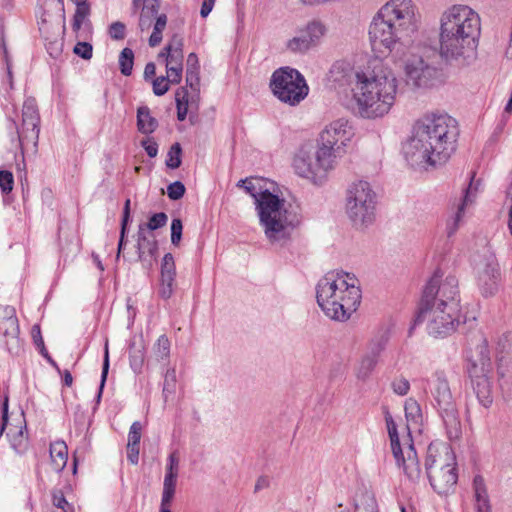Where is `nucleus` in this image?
Here are the masks:
<instances>
[{"label": "nucleus", "mask_w": 512, "mask_h": 512, "mask_svg": "<svg viewBox=\"0 0 512 512\" xmlns=\"http://www.w3.org/2000/svg\"><path fill=\"white\" fill-rule=\"evenodd\" d=\"M269 487V479L267 477H259L255 484V492Z\"/></svg>", "instance_id": "obj_63"}, {"label": "nucleus", "mask_w": 512, "mask_h": 512, "mask_svg": "<svg viewBox=\"0 0 512 512\" xmlns=\"http://www.w3.org/2000/svg\"><path fill=\"white\" fill-rule=\"evenodd\" d=\"M361 298L359 280L350 273L330 271L316 285L317 303L332 320H348L359 307Z\"/></svg>", "instance_id": "obj_7"}, {"label": "nucleus", "mask_w": 512, "mask_h": 512, "mask_svg": "<svg viewBox=\"0 0 512 512\" xmlns=\"http://www.w3.org/2000/svg\"><path fill=\"white\" fill-rule=\"evenodd\" d=\"M325 31V26L321 22H309L286 42V49L294 54H305L319 43Z\"/></svg>", "instance_id": "obj_19"}, {"label": "nucleus", "mask_w": 512, "mask_h": 512, "mask_svg": "<svg viewBox=\"0 0 512 512\" xmlns=\"http://www.w3.org/2000/svg\"><path fill=\"white\" fill-rule=\"evenodd\" d=\"M425 324L428 335L445 338L453 334L461 323L460 291L456 276L441 280L436 272L425 286L415 319Z\"/></svg>", "instance_id": "obj_3"}, {"label": "nucleus", "mask_w": 512, "mask_h": 512, "mask_svg": "<svg viewBox=\"0 0 512 512\" xmlns=\"http://www.w3.org/2000/svg\"><path fill=\"white\" fill-rule=\"evenodd\" d=\"M215 4V0H203L200 15L205 18L207 17L210 12L212 11Z\"/></svg>", "instance_id": "obj_61"}, {"label": "nucleus", "mask_w": 512, "mask_h": 512, "mask_svg": "<svg viewBox=\"0 0 512 512\" xmlns=\"http://www.w3.org/2000/svg\"><path fill=\"white\" fill-rule=\"evenodd\" d=\"M481 19L467 5H452L440 16L439 51L446 61L464 65L475 57Z\"/></svg>", "instance_id": "obj_4"}, {"label": "nucleus", "mask_w": 512, "mask_h": 512, "mask_svg": "<svg viewBox=\"0 0 512 512\" xmlns=\"http://www.w3.org/2000/svg\"><path fill=\"white\" fill-rule=\"evenodd\" d=\"M32 124H24L18 131L20 144L23 145L25 142H32L34 146H37L39 138V123L40 121H31Z\"/></svg>", "instance_id": "obj_32"}, {"label": "nucleus", "mask_w": 512, "mask_h": 512, "mask_svg": "<svg viewBox=\"0 0 512 512\" xmlns=\"http://www.w3.org/2000/svg\"><path fill=\"white\" fill-rule=\"evenodd\" d=\"M175 281H160L159 295L163 299H169L174 292Z\"/></svg>", "instance_id": "obj_56"}, {"label": "nucleus", "mask_w": 512, "mask_h": 512, "mask_svg": "<svg viewBox=\"0 0 512 512\" xmlns=\"http://www.w3.org/2000/svg\"><path fill=\"white\" fill-rule=\"evenodd\" d=\"M335 87L349 86L358 115L364 119L386 116L396 103L400 80L392 67L380 58L355 69L347 61H336L329 71Z\"/></svg>", "instance_id": "obj_1"}, {"label": "nucleus", "mask_w": 512, "mask_h": 512, "mask_svg": "<svg viewBox=\"0 0 512 512\" xmlns=\"http://www.w3.org/2000/svg\"><path fill=\"white\" fill-rule=\"evenodd\" d=\"M473 488L476 500V512H491L489 496L484 479L480 475L474 477Z\"/></svg>", "instance_id": "obj_26"}, {"label": "nucleus", "mask_w": 512, "mask_h": 512, "mask_svg": "<svg viewBox=\"0 0 512 512\" xmlns=\"http://www.w3.org/2000/svg\"><path fill=\"white\" fill-rule=\"evenodd\" d=\"M9 399L8 396L4 397V400L1 403V420H0V437L6 429L8 423V408H9Z\"/></svg>", "instance_id": "obj_53"}, {"label": "nucleus", "mask_w": 512, "mask_h": 512, "mask_svg": "<svg viewBox=\"0 0 512 512\" xmlns=\"http://www.w3.org/2000/svg\"><path fill=\"white\" fill-rule=\"evenodd\" d=\"M455 457L449 446L433 442L427 448L426 474L438 494H445L457 483Z\"/></svg>", "instance_id": "obj_9"}, {"label": "nucleus", "mask_w": 512, "mask_h": 512, "mask_svg": "<svg viewBox=\"0 0 512 512\" xmlns=\"http://www.w3.org/2000/svg\"><path fill=\"white\" fill-rule=\"evenodd\" d=\"M50 459L52 469L61 472L68 461V448L64 441H55L50 444Z\"/></svg>", "instance_id": "obj_24"}, {"label": "nucleus", "mask_w": 512, "mask_h": 512, "mask_svg": "<svg viewBox=\"0 0 512 512\" xmlns=\"http://www.w3.org/2000/svg\"><path fill=\"white\" fill-rule=\"evenodd\" d=\"M185 191V186L180 181H175L167 187V195L171 200H179L184 196Z\"/></svg>", "instance_id": "obj_47"}, {"label": "nucleus", "mask_w": 512, "mask_h": 512, "mask_svg": "<svg viewBox=\"0 0 512 512\" xmlns=\"http://www.w3.org/2000/svg\"><path fill=\"white\" fill-rule=\"evenodd\" d=\"M38 5L43 8L44 13H49L53 9L62 10V0H38Z\"/></svg>", "instance_id": "obj_54"}, {"label": "nucleus", "mask_w": 512, "mask_h": 512, "mask_svg": "<svg viewBox=\"0 0 512 512\" xmlns=\"http://www.w3.org/2000/svg\"><path fill=\"white\" fill-rule=\"evenodd\" d=\"M158 127V121L151 115L147 106H141L137 109V129L140 133L149 135Z\"/></svg>", "instance_id": "obj_27"}, {"label": "nucleus", "mask_w": 512, "mask_h": 512, "mask_svg": "<svg viewBox=\"0 0 512 512\" xmlns=\"http://www.w3.org/2000/svg\"><path fill=\"white\" fill-rule=\"evenodd\" d=\"M176 106H177V119L184 121L188 112V91L181 87L176 91L175 94Z\"/></svg>", "instance_id": "obj_36"}, {"label": "nucleus", "mask_w": 512, "mask_h": 512, "mask_svg": "<svg viewBox=\"0 0 512 512\" xmlns=\"http://www.w3.org/2000/svg\"><path fill=\"white\" fill-rule=\"evenodd\" d=\"M156 74V66L153 62H149L146 64L144 69V78L149 79Z\"/></svg>", "instance_id": "obj_62"}, {"label": "nucleus", "mask_w": 512, "mask_h": 512, "mask_svg": "<svg viewBox=\"0 0 512 512\" xmlns=\"http://www.w3.org/2000/svg\"><path fill=\"white\" fill-rule=\"evenodd\" d=\"M153 355L156 361H165L170 355V341L166 335H161L153 346Z\"/></svg>", "instance_id": "obj_35"}, {"label": "nucleus", "mask_w": 512, "mask_h": 512, "mask_svg": "<svg viewBox=\"0 0 512 512\" xmlns=\"http://www.w3.org/2000/svg\"><path fill=\"white\" fill-rule=\"evenodd\" d=\"M354 137V129L346 119H337L328 124L320 134V147L328 150L336 159Z\"/></svg>", "instance_id": "obj_16"}, {"label": "nucleus", "mask_w": 512, "mask_h": 512, "mask_svg": "<svg viewBox=\"0 0 512 512\" xmlns=\"http://www.w3.org/2000/svg\"><path fill=\"white\" fill-rule=\"evenodd\" d=\"M130 203H131L130 199H127L124 204L123 217H122V222H121L122 235L126 234L127 225L130 220Z\"/></svg>", "instance_id": "obj_59"}, {"label": "nucleus", "mask_w": 512, "mask_h": 512, "mask_svg": "<svg viewBox=\"0 0 512 512\" xmlns=\"http://www.w3.org/2000/svg\"><path fill=\"white\" fill-rule=\"evenodd\" d=\"M22 121L24 124H32L31 121H40L37 105L34 99H27L22 108Z\"/></svg>", "instance_id": "obj_38"}, {"label": "nucleus", "mask_w": 512, "mask_h": 512, "mask_svg": "<svg viewBox=\"0 0 512 512\" xmlns=\"http://www.w3.org/2000/svg\"><path fill=\"white\" fill-rule=\"evenodd\" d=\"M386 340L383 338L372 340L369 344V350L365 354L374 360L378 361L382 351L385 349Z\"/></svg>", "instance_id": "obj_44"}, {"label": "nucleus", "mask_w": 512, "mask_h": 512, "mask_svg": "<svg viewBox=\"0 0 512 512\" xmlns=\"http://www.w3.org/2000/svg\"><path fill=\"white\" fill-rule=\"evenodd\" d=\"M145 360V347L143 343L132 342L129 346L130 367L135 373H140Z\"/></svg>", "instance_id": "obj_31"}, {"label": "nucleus", "mask_w": 512, "mask_h": 512, "mask_svg": "<svg viewBox=\"0 0 512 512\" xmlns=\"http://www.w3.org/2000/svg\"><path fill=\"white\" fill-rule=\"evenodd\" d=\"M405 417L408 422V429L413 425L415 427L419 426L423 420V414L420 407V404L413 398H408L405 401L404 405Z\"/></svg>", "instance_id": "obj_30"}, {"label": "nucleus", "mask_w": 512, "mask_h": 512, "mask_svg": "<svg viewBox=\"0 0 512 512\" xmlns=\"http://www.w3.org/2000/svg\"><path fill=\"white\" fill-rule=\"evenodd\" d=\"M183 46V38L179 35H174L166 45V72L172 84H178L182 79Z\"/></svg>", "instance_id": "obj_21"}, {"label": "nucleus", "mask_w": 512, "mask_h": 512, "mask_svg": "<svg viewBox=\"0 0 512 512\" xmlns=\"http://www.w3.org/2000/svg\"><path fill=\"white\" fill-rule=\"evenodd\" d=\"M384 417L392 454L397 466L402 468L404 475L410 482H419L422 478V470L410 434L407 433L402 438L399 437L396 423L387 408L384 409Z\"/></svg>", "instance_id": "obj_13"}, {"label": "nucleus", "mask_w": 512, "mask_h": 512, "mask_svg": "<svg viewBox=\"0 0 512 512\" xmlns=\"http://www.w3.org/2000/svg\"><path fill=\"white\" fill-rule=\"evenodd\" d=\"M479 185V180L475 182L474 175H472L468 187L463 191L462 197L456 204L455 214L452 217H450L446 222V233L448 237L453 236L458 230L464 217L466 208L469 205L473 204L476 198Z\"/></svg>", "instance_id": "obj_22"}, {"label": "nucleus", "mask_w": 512, "mask_h": 512, "mask_svg": "<svg viewBox=\"0 0 512 512\" xmlns=\"http://www.w3.org/2000/svg\"><path fill=\"white\" fill-rule=\"evenodd\" d=\"M134 64V52L130 48H124L119 55V67L123 75L129 76L132 73Z\"/></svg>", "instance_id": "obj_37"}, {"label": "nucleus", "mask_w": 512, "mask_h": 512, "mask_svg": "<svg viewBox=\"0 0 512 512\" xmlns=\"http://www.w3.org/2000/svg\"><path fill=\"white\" fill-rule=\"evenodd\" d=\"M74 3L76 4L77 8L74 14L72 28L74 31H78L80 30L85 18L89 15L90 9L87 1Z\"/></svg>", "instance_id": "obj_39"}, {"label": "nucleus", "mask_w": 512, "mask_h": 512, "mask_svg": "<svg viewBox=\"0 0 512 512\" xmlns=\"http://www.w3.org/2000/svg\"><path fill=\"white\" fill-rule=\"evenodd\" d=\"M355 512H378L375 498L370 494H365L356 504Z\"/></svg>", "instance_id": "obj_41"}, {"label": "nucleus", "mask_w": 512, "mask_h": 512, "mask_svg": "<svg viewBox=\"0 0 512 512\" xmlns=\"http://www.w3.org/2000/svg\"><path fill=\"white\" fill-rule=\"evenodd\" d=\"M170 77L160 76L153 80V92L157 96L164 95L169 90Z\"/></svg>", "instance_id": "obj_46"}, {"label": "nucleus", "mask_w": 512, "mask_h": 512, "mask_svg": "<svg viewBox=\"0 0 512 512\" xmlns=\"http://www.w3.org/2000/svg\"><path fill=\"white\" fill-rule=\"evenodd\" d=\"M73 52L79 57L89 60L92 58L93 47L88 42H78L74 46Z\"/></svg>", "instance_id": "obj_51"}, {"label": "nucleus", "mask_w": 512, "mask_h": 512, "mask_svg": "<svg viewBox=\"0 0 512 512\" xmlns=\"http://www.w3.org/2000/svg\"><path fill=\"white\" fill-rule=\"evenodd\" d=\"M53 504L56 507L63 509L65 512H66V507H69V503L67 502L64 495L61 492L55 493L53 495Z\"/></svg>", "instance_id": "obj_60"}, {"label": "nucleus", "mask_w": 512, "mask_h": 512, "mask_svg": "<svg viewBox=\"0 0 512 512\" xmlns=\"http://www.w3.org/2000/svg\"><path fill=\"white\" fill-rule=\"evenodd\" d=\"M427 385L445 425L448 438L450 440L458 439L461 435V423L444 371H435L431 378L427 379Z\"/></svg>", "instance_id": "obj_12"}, {"label": "nucleus", "mask_w": 512, "mask_h": 512, "mask_svg": "<svg viewBox=\"0 0 512 512\" xmlns=\"http://www.w3.org/2000/svg\"><path fill=\"white\" fill-rule=\"evenodd\" d=\"M160 4L158 0H145L139 17V29L144 32L153 27L149 38V45L155 47L162 41V33L167 25V16L159 14Z\"/></svg>", "instance_id": "obj_18"}, {"label": "nucleus", "mask_w": 512, "mask_h": 512, "mask_svg": "<svg viewBox=\"0 0 512 512\" xmlns=\"http://www.w3.org/2000/svg\"><path fill=\"white\" fill-rule=\"evenodd\" d=\"M127 458L131 464L136 465L139 461V446L127 444Z\"/></svg>", "instance_id": "obj_58"}, {"label": "nucleus", "mask_w": 512, "mask_h": 512, "mask_svg": "<svg viewBox=\"0 0 512 512\" xmlns=\"http://www.w3.org/2000/svg\"><path fill=\"white\" fill-rule=\"evenodd\" d=\"M393 54L396 63L403 69L406 83L416 88H426L433 85L438 71L426 56L429 51L425 47L414 45V41L408 45H397L393 49H387Z\"/></svg>", "instance_id": "obj_8"}, {"label": "nucleus", "mask_w": 512, "mask_h": 512, "mask_svg": "<svg viewBox=\"0 0 512 512\" xmlns=\"http://www.w3.org/2000/svg\"><path fill=\"white\" fill-rule=\"evenodd\" d=\"M337 159L320 145L315 148L310 144L302 145L293 157L294 172L313 184H323L328 174L335 169Z\"/></svg>", "instance_id": "obj_11"}, {"label": "nucleus", "mask_w": 512, "mask_h": 512, "mask_svg": "<svg viewBox=\"0 0 512 512\" xmlns=\"http://www.w3.org/2000/svg\"><path fill=\"white\" fill-rule=\"evenodd\" d=\"M14 178L13 174L6 170L0 171V188L3 193H10L13 189Z\"/></svg>", "instance_id": "obj_49"}, {"label": "nucleus", "mask_w": 512, "mask_h": 512, "mask_svg": "<svg viewBox=\"0 0 512 512\" xmlns=\"http://www.w3.org/2000/svg\"><path fill=\"white\" fill-rule=\"evenodd\" d=\"M270 87L281 102L291 106L298 105L309 93L304 76L291 67L275 70L271 76Z\"/></svg>", "instance_id": "obj_15"}, {"label": "nucleus", "mask_w": 512, "mask_h": 512, "mask_svg": "<svg viewBox=\"0 0 512 512\" xmlns=\"http://www.w3.org/2000/svg\"><path fill=\"white\" fill-rule=\"evenodd\" d=\"M108 371H109V349H108V341H106L105 348H104L102 373H101V383H100L99 391L97 394V402H99L101 399V395H102V391H103V388H104V385H105V382L107 379Z\"/></svg>", "instance_id": "obj_43"}, {"label": "nucleus", "mask_w": 512, "mask_h": 512, "mask_svg": "<svg viewBox=\"0 0 512 512\" xmlns=\"http://www.w3.org/2000/svg\"><path fill=\"white\" fill-rule=\"evenodd\" d=\"M168 221V216L164 212L155 213L149 219V221L144 224L146 227V232L157 230L166 225Z\"/></svg>", "instance_id": "obj_42"}, {"label": "nucleus", "mask_w": 512, "mask_h": 512, "mask_svg": "<svg viewBox=\"0 0 512 512\" xmlns=\"http://www.w3.org/2000/svg\"><path fill=\"white\" fill-rule=\"evenodd\" d=\"M12 449L19 455H23L29 448V440L26 425L10 429L7 433Z\"/></svg>", "instance_id": "obj_25"}, {"label": "nucleus", "mask_w": 512, "mask_h": 512, "mask_svg": "<svg viewBox=\"0 0 512 512\" xmlns=\"http://www.w3.org/2000/svg\"><path fill=\"white\" fill-rule=\"evenodd\" d=\"M238 187L254 198L259 223L271 244H283L290 239L293 230L300 224L301 217L291 204L269 190L257 189L252 181L239 180Z\"/></svg>", "instance_id": "obj_6"}, {"label": "nucleus", "mask_w": 512, "mask_h": 512, "mask_svg": "<svg viewBox=\"0 0 512 512\" xmlns=\"http://www.w3.org/2000/svg\"><path fill=\"white\" fill-rule=\"evenodd\" d=\"M378 361L374 360L373 358L364 355L355 370V375L357 379L365 381L369 378L373 370L375 369Z\"/></svg>", "instance_id": "obj_34"}, {"label": "nucleus", "mask_w": 512, "mask_h": 512, "mask_svg": "<svg viewBox=\"0 0 512 512\" xmlns=\"http://www.w3.org/2000/svg\"><path fill=\"white\" fill-rule=\"evenodd\" d=\"M4 325L6 326L4 330L6 346L9 352H13L20 346L18 321L16 318H8L5 320Z\"/></svg>", "instance_id": "obj_28"}, {"label": "nucleus", "mask_w": 512, "mask_h": 512, "mask_svg": "<svg viewBox=\"0 0 512 512\" xmlns=\"http://www.w3.org/2000/svg\"><path fill=\"white\" fill-rule=\"evenodd\" d=\"M459 129L447 114H427L416 121L403 154L412 167H436L448 161L456 150Z\"/></svg>", "instance_id": "obj_2"}, {"label": "nucleus", "mask_w": 512, "mask_h": 512, "mask_svg": "<svg viewBox=\"0 0 512 512\" xmlns=\"http://www.w3.org/2000/svg\"><path fill=\"white\" fill-rule=\"evenodd\" d=\"M391 387L395 394L405 396L410 390V383L406 378L398 377L392 381Z\"/></svg>", "instance_id": "obj_45"}, {"label": "nucleus", "mask_w": 512, "mask_h": 512, "mask_svg": "<svg viewBox=\"0 0 512 512\" xmlns=\"http://www.w3.org/2000/svg\"><path fill=\"white\" fill-rule=\"evenodd\" d=\"M181 153L182 148L179 143H174L168 153L166 159V165L170 169H176L181 165Z\"/></svg>", "instance_id": "obj_40"}, {"label": "nucleus", "mask_w": 512, "mask_h": 512, "mask_svg": "<svg viewBox=\"0 0 512 512\" xmlns=\"http://www.w3.org/2000/svg\"><path fill=\"white\" fill-rule=\"evenodd\" d=\"M378 195L365 180L350 184L346 193V214L357 229H365L376 220Z\"/></svg>", "instance_id": "obj_10"}, {"label": "nucleus", "mask_w": 512, "mask_h": 512, "mask_svg": "<svg viewBox=\"0 0 512 512\" xmlns=\"http://www.w3.org/2000/svg\"><path fill=\"white\" fill-rule=\"evenodd\" d=\"M467 371L479 403L483 407L489 408L493 403L492 383L490 381V375L493 372V364L488 342L485 338L481 339L474 353L469 358Z\"/></svg>", "instance_id": "obj_14"}, {"label": "nucleus", "mask_w": 512, "mask_h": 512, "mask_svg": "<svg viewBox=\"0 0 512 512\" xmlns=\"http://www.w3.org/2000/svg\"><path fill=\"white\" fill-rule=\"evenodd\" d=\"M179 463L180 458L177 451H174L169 454L167 458L166 468H165V476L163 481V491L161 497V503L159 512H171L170 506L173 501L175 492H176V484L177 478L179 474Z\"/></svg>", "instance_id": "obj_20"}, {"label": "nucleus", "mask_w": 512, "mask_h": 512, "mask_svg": "<svg viewBox=\"0 0 512 512\" xmlns=\"http://www.w3.org/2000/svg\"><path fill=\"white\" fill-rule=\"evenodd\" d=\"M2 46H3L4 55H5V60H6V65H7V76H8V79H9L10 87L12 88V70H11V63H10V60H9V58H8V55H7V50H6L5 44L3 43V44H2Z\"/></svg>", "instance_id": "obj_64"}, {"label": "nucleus", "mask_w": 512, "mask_h": 512, "mask_svg": "<svg viewBox=\"0 0 512 512\" xmlns=\"http://www.w3.org/2000/svg\"><path fill=\"white\" fill-rule=\"evenodd\" d=\"M141 431H142V425L139 421H135L132 423L129 434H128V443L130 445H138L141 440Z\"/></svg>", "instance_id": "obj_52"}, {"label": "nucleus", "mask_w": 512, "mask_h": 512, "mask_svg": "<svg viewBox=\"0 0 512 512\" xmlns=\"http://www.w3.org/2000/svg\"><path fill=\"white\" fill-rule=\"evenodd\" d=\"M182 230L183 224L181 219L174 218L171 222V243L174 246H178L180 244L182 238Z\"/></svg>", "instance_id": "obj_48"}, {"label": "nucleus", "mask_w": 512, "mask_h": 512, "mask_svg": "<svg viewBox=\"0 0 512 512\" xmlns=\"http://www.w3.org/2000/svg\"><path fill=\"white\" fill-rule=\"evenodd\" d=\"M109 35L114 40H123L126 36V26L120 21L113 22L109 26Z\"/></svg>", "instance_id": "obj_50"}, {"label": "nucleus", "mask_w": 512, "mask_h": 512, "mask_svg": "<svg viewBox=\"0 0 512 512\" xmlns=\"http://www.w3.org/2000/svg\"><path fill=\"white\" fill-rule=\"evenodd\" d=\"M186 83L191 89L197 90L199 86V61L195 53H190L186 61Z\"/></svg>", "instance_id": "obj_29"}, {"label": "nucleus", "mask_w": 512, "mask_h": 512, "mask_svg": "<svg viewBox=\"0 0 512 512\" xmlns=\"http://www.w3.org/2000/svg\"><path fill=\"white\" fill-rule=\"evenodd\" d=\"M141 146L144 148L149 157L154 158L157 156L158 144L152 138H146L142 140Z\"/></svg>", "instance_id": "obj_55"}, {"label": "nucleus", "mask_w": 512, "mask_h": 512, "mask_svg": "<svg viewBox=\"0 0 512 512\" xmlns=\"http://www.w3.org/2000/svg\"><path fill=\"white\" fill-rule=\"evenodd\" d=\"M418 8L413 0H389L373 17L369 37L374 49L413 42L418 31Z\"/></svg>", "instance_id": "obj_5"}, {"label": "nucleus", "mask_w": 512, "mask_h": 512, "mask_svg": "<svg viewBox=\"0 0 512 512\" xmlns=\"http://www.w3.org/2000/svg\"><path fill=\"white\" fill-rule=\"evenodd\" d=\"M176 266L171 253H166L162 259L160 281H175Z\"/></svg>", "instance_id": "obj_33"}, {"label": "nucleus", "mask_w": 512, "mask_h": 512, "mask_svg": "<svg viewBox=\"0 0 512 512\" xmlns=\"http://www.w3.org/2000/svg\"><path fill=\"white\" fill-rule=\"evenodd\" d=\"M62 42L60 40L50 41L46 43L48 53L53 57L57 58L62 51Z\"/></svg>", "instance_id": "obj_57"}, {"label": "nucleus", "mask_w": 512, "mask_h": 512, "mask_svg": "<svg viewBox=\"0 0 512 512\" xmlns=\"http://www.w3.org/2000/svg\"><path fill=\"white\" fill-rule=\"evenodd\" d=\"M138 260L146 269H151L156 260L158 243L152 233L146 232L145 225H139L137 232Z\"/></svg>", "instance_id": "obj_23"}, {"label": "nucleus", "mask_w": 512, "mask_h": 512, "mask_svg": "<svg viewBox=\"0 0 512 512\" xmlns=\"http://www.w3.org/2000/svg\"><path fill=\"white\" fill-rule=\"evenodd\" d=\"M477 285L484 297H490L498 291L500 268L496 256L485 251L475 263Z\"/></svg>", "instance_id": "obj_17"}]
</instances>
